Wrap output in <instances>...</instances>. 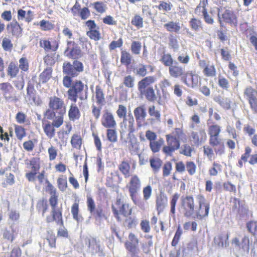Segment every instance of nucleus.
<instances>
[{"mask_svg": "<svg viewBox=\"0 0 257 257\" xmlns=\"http://www.w3.org/2000/svg\"><path fill=\"white\" fill-rule=\"evenodd\" d=\"M68 99L76 102L77 98L81 100H87L88 97V87L80 80L73 81L72 86L67 91Z\"/></svg>", "mask_w": 257, "mask_h": 257, "instance_id": "1", "label": "nucleus"}, {"mask_svg": "<svg viewBox=\"0 0 257 257\" xmlns=\"http://www.w3.org/2000/svg\"><path fill=\"white\" fill-rule=\"evenodd\" d=\"M141 182L139 178L137 175H134L131 178L130 183L126 185L128 188L130 196L134 203L142 209H143L144 203L138 198V192L141 189Z\"/></svg>", "mask_w": 257, "mask_h": 257, "instance_id": "2", "label": "nucleus"}, {"mask_svg": "<svg viewBox=\"0 0 257 257\" xmlns=\"http://www.w3.org/2000/svg\"><path fill=\"white\" fill-rule=\"evenodd\" d=\"M84 67L82 63L74 60L72 64L70 62H65L63 64V72L64 74L76 77L80 73L83 71Z\"/></svg>", "mask_w": 257, "mask_h": 257, "instance_id": "3", "label": "nucleus"}, {"mask_svg": "<svg viewBox=\"0 0 257 257\" xmlns=\"http://www.w3.org/2000/svg\"><path fill=\"white\" fill-rule=\"evenodd\" d=\"M199 208L196 210V213L193 216L194 219L202 220L203 218L207 217L210 209L209 202L202 195L197 196Z\"/></svg>", "mask_w": 257, "mask_h": 257, "instance_id": "4", "label": "nucleus"}, {"mask_svg": "<svg viewBox=\"0 0 257 257\" xmlns=\"http://www.w3.org/2000/svg\"><path fill=\"white\" fill-rule=\"evenodd\" d=\"M181 209L184 216L192 217L196 213L195 203L193 196H186L181 198Z\"/></svg>", "mask_w": 257, "mask_h": 257, "instance_id": "5", "label": "nucleus"}, {"mask_svg": "<svg viewBox=\"0 0 257 257\" xmlns=\"http://www.w3.org/2000/svg\"><path fill=\"white\" fill-rule=\"evenodd\" d=\"M243 96L248 100L251 110L257 113V90L250 86H247L244 90Z\"/></svg>", "mask_w": 257, "mask_h": 257, "instance_id": "6", "label": "nucleus"}, {"mask_svg": "<svg viewBox=\"0 0 257 257\" xmlns=\"http://www.w3.org/2000/svg\"><path fill=\"white\" fill-rule=\"evenodd\" d=\"M186 73L184 68L179 65L177 62H175L173 65L169 67V73L171 77L175 78L181 77L182 82L186 85H189V83L188 82L185 76Z\"/></svg>", "mask_w": 257, "mask_h": 257, "instance_id": "7", "label": "nucleus"}, {"mask_svg": "<svg viewBox=\"0 0 257 257\" xmlns=\"http://www.w3.org/2000/svg\"><path fill=\"white\" fill-rule=\"evenodd\" d=\"M115 204L117 209L113 206H112V211L115 215L118 216L119 214H121L125 217H127L131 215L132 209L128 203L121 201V199H117Z\"/></svg>", "mask_w": 257, "mask_h": 257, "instance_id": "8", "label": "nucleus"}, {"mask_svg": "<svg viewBox=\"0 0 257 257\" xmlns=\"http://www.w3.org/2000/svg\"><path fill=\"white\" fill-rule=\"evenodd\" d=\"M50 108L54 110L58 114H64L66 113V107L64 101L56 96L50 97L49 101Z\"/></svg>", "mask_w": 257, "mask_h": 257, "instance_id": "9", "label": "nucleus"}, {"mask_svg": "<svg viewBox=\"0 0 257 257\" xmlns=\"http://www.w3.org/2000/svg\"><path fill=\"white\" fill-rule=\"evenodd\" d=\"M166 142L167 146L163 147V151L167 156H171L173 152L179 148L180 142L175 137L170 135H166Z\"/></svg>", "mask_w": 257, "mask_h": 257, "instance_id": "10", "label": "nucleus"}, {"mask_svg": "<svg viewBox=\"0 0 257 257\" xmlns=\"http://www.w3.org/2000/svg\"><path fill=\"white\" fill-rule=\"evenodd\" d=\"M207 138L206 132L204 129H200L198 132L193 131L191 133L190 140L195 145L199 146L205 142Z\"/></svg>", "mask_w": 257, "mask_h": 257, "instance_id": "11", "label": "nucleus"}, {"mask_svg": "<svg viewBox=\"0 0 257 257\" xmlns=\"http://www.w3.org/2000/svg\"><path fill=\"white\" fill-rule=\"evenodd\" d=\"M101 123L106 128H114L116 125L113 114L107 110L102 115Z\"/></svg>", "mask_w": 257, "mask_h": 257, "instance_id": "12", "label": "nucleus"}, {"mask_svg": "<svg viewBox=\"0 0 257 257\" xmlns=\"http://www.w3.org/2000/svg\"><path fill=\"white\" fill-rule=\"evenodd\" d=\"M134 113L138 126H141L147 116L145 106L142 105L136 107L134 110Z\"/></svg>", "mask_w": 257, "mask_h": 257, "instance_id": "13", "label": "nucleus"}, {"mask_svg": "<svg viewBox=\"0 0 257 257\" xmlns=\"http://www.w3.org/2000/svg\"><path fill=\"white\" fill-rule=\"evenodd\" d=\"M156 80L154 76H150L146 77L138 83V89L140 93L147 89L150 85L155 82Z\"/></svg>", "mask_w": 257, "mask_h": 257, "instance_id": "14", "label": "nucleus"}, {"mask_svg": "<svg viewBox=\"0 0 257 257\" xmlns=\"http://www.w3.org/2000/svg\"><path fill=\"white\" fill-rule=\"evenodd\" d=\"M222 18L225 22L231 25H233L235 27L237 25V17L232 11L229 10H225L224 13L222 15Z\"/></svg>", "mask_w": 257, "mask_h": 257, "instance_id": "15", "label": "nucleus"}, {"mask_svg": "<svg viewBox=\"0 0 257 257\" xmlns=\"http://www.w3.org/2000/svg\"><path fill=\"white\" fill-rule=\"evenodd\" d=\"M228 235L227 234H220L214 238V242L219 248H226L229 245L227 240Z\"/></svg>", "mask_w": 257, "mask_h": 257, "instance_id": "16", "label": "nucleus"}, {"mask_svg": "<svg viewBox=\"0 0 257 257\" xmlns=\"http://www.w3.org/2000/svg\"><path fill=\"white\" fill-rule=\"evenodd\" d=\"M96 102L99 106H102L105 103V94L100 86L97 85L95 88Z\"/></svg>", "mask_w": 257, "mask_h": 257, "instance_id": "17", "label": "nucleus"}, {"mask_svg": "<svg viewBox=\"0 0 257 257\" xmlns=\"http://www.w3.org/2000/svg\"><path fill=\"white\" fill-rule=\"evenodd\" d=\"M7 29L13 36L19 37L21 36L22 29L17 22H12L8 25Z\"/></svg>", "mask_w": 257, "mask_h": 257, "instance_id": "18", "label": "nucleus"}, {"mask_svg": "<svg viewBox=\"0 0 257 257\" xmlns=\"http://www.w3.org/2000/svg\"><path fill=\"white\" fill-rule=\"evenodd\" d=\"M40 47L44 48L45 51H56L58 47V44L56 41L52 42V43L47 40H41L40 42Z\"/></svg>", "mask_w": 257, "mask_h": 257, "instance_id": "19", "label": "nucleus"}, {"mask_svg": "<svg viewBox=\"0 0 257 257\" xmlns=\"http://www.w3.org/2000/svg\"><path fill=\"white\" fill-rule=\"evenodd\" d=\"M140 94L142 96H145L146 99L150 102H154L157 98L153 87H149L147 89Z\"/></svg>", "mask_w": 257, "mask_h": 257, "instance_id": "20", "label": "nucleus"}, {"mask_svg": "<svg viewBox=\"0 0 257 257\" xmlns=\"http://www.w3.org/2000/svg\"><path fill=\"white\" fill-rule=\"evenodd\" d=\"M164 27L169 32H175L179 34L181 29L180 23L179 22H175L170 21L164 25Z\"/></svg>", "mask_w": 257, "mask_h": 257, "instance_id": "21", "label": "nucleus"}, {"mask_svg": "<svg viewBox=\"0 0 257 257\" xmlns=\"http://www.w3.org/2000/svg\"><path fill=\"white\" fill-rule=\"evenodd\" d=\"M214 101L225 109H229L230 108V100L228 98L218 96L214 98Z\"/></svg>", "mask_w": 257, "mask_h": 257, "instance_id": "22", "label": "nucleus"}, {"mask_svg": "<svg viewBox=\"0 0 257 257\" xmlns=\"http://www.w3.org/2000/svg\"><path fill=\"white\" fill-rule=\"evenodd\" d=\"M168 200L165 196H160L156 200L157 210L158 213L163 211L164 209L167 205Z\"/></svg>", "mask_w": 257, "mask_h": 257, "instance_id": "23", "label": "nucleus"}, {"mask_svg": "<svg viewBox=\"0 0 257 257\" xmlns=\"http://www.w3.org/2000/svg\"><path fill=\"white\" fill-rule=\"evenodd\" d=\"M148 113L152 117V120L158 122L161 121V113L160 111L156 108L154 105H151L148 108Z\"/></svg>", "mask_w": 257, "mask_h": 257, "instance_id": "24", "label": "nucleus"}, {"mask_svg": "<svg viewBox=\"0 0 257 257\" xmlns=\"http://www.w3.org/2000/svg\"><path fill=\"white\" fill-rule=\"evenodd\" d=\"M148 67H150L152 69L151 66L146 65L143 64H139L134 69V72L137 75L144 77L147 74Z\"/></svg>", "mask_w": 257, "mask_h": 257, "instance_id": "25", "label": "nucleus"}, {"mask_svg": "<svg viewBox=\"0 0 257 257\" xmlns=\"http://www.w3.org/2000/svg\"><path fill=\"white\" fill-rule=\"evenodd\" d=\"M54 126L50 122H48L45 124H43V129L47 136L50 139H52L55 136V129Z\"/></svg>", "mask_w": 257, "mask_h": 257, "instance_id": "26", "label": "nucleus"}, {"mask_svg": "<svg viewBox=\"0 0 257 257\" xmlns=\"http://www.w3.org/2000/svg\"><path fill=\"white\" fill-rule=\"evenodd\" d=\"M118 169L125 178L130 176L131 167L129 163L126 161H122L118 166Z\"/></svg>", "mask_w": 257, "mask_h": 257, "instance_id": "27", "label": "nucleus"}, {"mask_svg": "<svg viewBox=\"0 0 257 257\" xmlns=\"http://www.w3.org/2000/svg\"><path fill=\"white\" fill-rule=\"evenodd\" d=\"M19 72V68L13 62H11L7 69V74L11 78L16 77Z\"/></svg>", "mask_w": 257, "mask_h": 257, "instance_id": "28", "label": "nucleus"}, {"mask_svg": "<svg viewBox=\"0 0 257 257\" xmlns=\"http://www.w3.org/2000/svg\"><path fill=\"white\" fill-rule=\"evenodd\" d=\"M185 76H186V79L188 82L189 83L188 86H191L193 87L197 85L198 83V76L193 75L191 71H187Z\"/></svg>", "mask_w": 257, "mask_h": 257, "instance_id": "29", "label": "nucleus"}, {"mask_svg": "<svg viewBox=\"0 0 257 257\" xmlns=\"http://www.w3.org/2000/svg\"><path fill=\"white\" fill-rule=\"evenodd\" d=\"M68 115L69 118L72 120L79 118L80 115L79 110L75 104H71L68 112Z\"/></svg>", "mask_w": 257, "mask_h": 257, "instance_id": "30", "label": "nucleus"}, {"mask_svg": "<svg viewBox=\"0 0 257 257\" xmlns=\"http://www.w3.org/2000/svg\"><path fill=\"white\" fill-rule=\"evenodd\" d=\"M160 61L165 66H172L173 65V59L172 57V56L170 54L165 53V52H163V55L161 56V58Z\"/></svg>", "mask_w": 257, "mask_h": 257, "instance_id": "31", "label": "nucleus"}, {"mask_svg": "<svg viewBox=\"0 0 257 257\" xmlns=\"http://www.w3.org/2000/svg\"><path fill=\"white\" fill-rule=\"evenodd\" d=\"M79 205L78 203H74L71 207V213L74 219L78 222H81L83 220V217L81 215H79Z\"/></svg>", "mask_w": 257, "mask_h": 257, "instance_id": "32", "label": "nucleus"}, {"mask_svg": "<svg viewBox=\"0 0 257 257\" xmlns=\"http://www.w3.org/2000/svg\"><path fill=\"white\" fill-rule=\"evenodd\" d=\"M132 56L127 52L122 51L121 52L120 62L122 64L126 66L129 65L131 63Z\"/></svg>", "mask_w": 257, "mask_h": 257, "instance_id": "33", "label": "nucleus"}, {"mask_svg": "<svg viewBox=\"0 0 257 257\" xmlns=\"http://www.w3.org/2000/svg\"><path fill=\"white\" fill-rule=\"evenodd\" d=\"M150 165L154 172H158L161 165L162 162L159 158H152L150 160Z\"/></svg>", "mask_w": 257, "mask_h": 257, "instance_id": "34", "label": "nucleus"}, {"mask_svg": "<svg viewBox=\"0 0 257 257\" xmlns=\"http://www.w3.org/2000/svg\"><path fill=\"white\" fill-rule=\"evenodd\" d=\"M71 144L73 148L79 149L82 144V140L80 136L77 135H74L72 137Z\"/></svg>", "mask_w": 257, "mask_h": 257, "instance_id": "35", "label": "nucleus"}, {"mask_svg": "<svg viewBox=\"0 0 257 257\" xmlns=\"http://www.w3.org/2000/svg\"><path fill=\"white\" fill-rule=\"evenodd\" d=\"M169 45L173 49L174 51H177L179 48V44L176 37L172 34H170L168 37Z\"/></svg>", "mask_w": 257, "mask_h": 257, "instance_id": "36", "label": "nucleus"}, {"mask_svg": "<svg viewBox=\"0 0 257 257\" xmlns=\"http://www.w3.org/2000/svg\"><path fill=\"white\" fill-rule=\"evenodd\" d=\"M173 5L171 2H166L164 1H160L159 5L157 6L158 9L160 11H163L167 12L171 10Z\"/></svg>", "mask_w": 257, "mask_h": 257, "instance_id": "37", "label": "nucleus"}, {"mask_svg": "<svg viewBox=\"0 0 257 257\" xmlns=\"http://www.w3.org/2000/svg\"><path fill=\"white\" fill-rule=\"evenodd\" d=\"M220 132V127L217 124L211 125L208 127V133L209 136H219Z\"/></svg>", "mask_w": 257, "mask_h": 257, "instance_id": "38", "label": "nucleus"}, {"mask_svg": "<svg viewBox=\"0 0 257 257\" xmlns=\"http://www.w3.org/2000/svg\"><path fill=\"white\" fill-rule=\"evenodd\" d=\"M93 8L99 13H103L107 9L106 5L101 2H95L92 4Z\"/></svg>", "mask_w": 257, "mask_h": 257, "instance_id": "39", "label": "nucleus"}, {"mask_svg": "<svg viewBox=\"0 0 257 257\" xmlns=\"http://www.w3.org/2000/svg\"><path fill=\"white\" fill-rule=\"evenodd\" d=\"M142 48L141 43L139 41H133L131 44V49L132 52L135 54L138 55L140 53Z\"/></svg>", "mask_w": 257, "mask_h": 257, "instance_id": "40", "label": "nucleus"}, {"mask_svg": "<svg viewBox=\"0 0 257 257\" xmlns=\"http://www.w3.org/2000/svg\"><path fill=\"white\" fill-rule=\"evenodd\" d=\"M189 24L193 30L198 31L201 27V21L196 18H192L189 22Z\"/></svg>", "mask_w": 257, "mask_h": 257, "instance_id": "41", "label": "nucleus"}, {"mask_svg": "<svg viewBox=\"0 0 257 257\" xmlns=\"http://www.w3.org/2000/svg\"><path fill=\"white\" fill-rule=\"evenodd\" d=\"M243 251L248 252L249 251V239L247 236H244L241 240L240 247Z\"/></svg>", "mask_w": 257, "mask_h": 257, "instance_id": "42", "label": "nucleus"}, {"mask_svg": "<svg viewBox=\"0 0 257 257\" xmlns=\"http://www.w3.org/2000/svg\"><path fill=\"white\" fill-rule=\"evenodd\" d=\"M126 108L123 105H119L118 108L116 111V113L117 116L119 118H123V122L125 121V120L126 119Z\"/></svg>", "mask_w": 257, "mask_h": 257, "instance_id": "43", "label": "nucleus"}, {"mask_svg": "<svg viewBox=\"0 0 257 257\" xmlns=\"http://www.w3.org/2000/svg\"><path fill=\"white\" fill-rule=\"evenodd\" d=\"M247 228L249 232L253 235H257V221H250L246 225Z\"/></svg>", "mask_w": 257, "mask_h": 257, "instance_id": "44", "label": "nucleus"}, {"mask_svg": "<svg viewBox=\"0 0 257 257\" xmlns=\"http://www.w3.org/2000/svg\"><path fill=\"white\" fill-rule=\"evenodd\" d=\"M107 137L109 141L115 143L117 141V134L115 130L108 129L107 131Z\"/></svg>", "mask_w": 257, "mask_h": 257, "instance_id": "45", "label": "nucleus"}, {"mask_svg": "<svg viewBox=\"0 0 257 257\" xmlns=\"http://www.w3.org/2000/svg\"><path fill=\"white\" fill-rule=\"evenodd\" d=\"M131 23L132 25L137 27L138 28H142L143 27V18L139 15L135 16L132 20Z\"/></svg>", "mask_w": 257, "mask_h": 257, "instance_id": "46", "label": "nucleus"}, {"mask_svg": "<svg viewBox=\"0 0 257 257\" xmlns=\"http://www.w3.org/2000/svg\"><path fill=\"white\" fill-rule=\"evenodd\" d=\"M15 131L16 136L19 140H22L26 136L25 130L22 126L16 125Z\"/></svg>", "mask_w": 257, "mask_h": 257, "instance_id": "47", "label": "nucleus"}, {"mask_svg": "<svg viewBox=\"0 0 257 257\" xmlns=\"http://www.w3.org/2000/svg\"><path fill=\"white\" fill-rule=\"evenodd\" d=\"M128 138L129 139L128 143L131 145V149L137 150L139 147V143L137 142V139L135 135L134 134L128 135Z\"/></svg>", "mask_w": 257, "mask_h": 257, "instance_id": "48", "label": "nucleus"}, {"mask_svg": "<svg viewBox=\"0 0 257 257\" xmlns=\"http://www.w3.org/2000/svg\"><path fill=\"white\" fill-rule=\"evenodd\" d=\"M51 77V71L50 69L45 70L40 75L41 81L42 83L47 82Z\"/></svg>", "mask_w": 257, "mask_h": 257, "instance_id": "49", "label": "nucleus"}, {"mask_svg": "<svg viewBox=\"0 0 257 257\" xmlns=\"http://www.w3.org/2000/svg\"><path fill=\"white\" fill-rule=\"evenodd\" d=\"M86 34L91 39L94 41H98L100 39V34L96 30H91L87 32Z\"/></svg>", "mask_w": 257, "mask_h": 257, "instance_id": "50", "label": "nucleus"}, {"mask_svg": "<svg viewBox=\"0 0 257 257\" xmlns=\"http://www.w3.org/2000/svg\"><path fill=\"white\" fill-rule=\"evenodd\" d=\"M218 85L221 88L226 90H228L229 86L228 81L221 76L218 77Z\"/></svg>", "mask_w": 257, "mask_h": 257, "instance_id": "51", "label": "nucleus"}, {"mask_svg": "<svg viewBox=\"0 0 257 257\" xmlns=\"http://www.w3.org/2000/svg\"><path fill=\"white\" fill-rule=\"evenodd\" d=\"M87 209L90 212L91 214H93L95 209V204L93 199L90 197L87 198Z\"/></svg>", "mask_w": 257, "mask_h": 257, "instance_id": "52", "label": "nucleus"}, {"mask_svg": "<svg viewBox=\"0 0 257 257\" xmlns=\"http://www.w3.org/2000/svg\"><path fill=\"white\" fill-rule=\"evenodd\" d=\"M13 45L11 42V41L5 37L3 39L2 42V47L5 51H11L13 48Z\"/></svg>", "mask_w": 257, "mask_h": 257, "instance_id": "53", "label": "nucleus"}, {"mask_svg": "<svg viewBox=\"0 0 257 257\" xmlns=\"http://www.w3.org/2000/svg\"><path fill=\"white\" fill-rule=\"evenodd\" d=\"M19 69L27 71L29 69V63L26 58L22 57L19 60Z\"/></svg>", "mask_w": 257, "mask_h": 257, "instance_id": "54", "label": "nucleus"}, {"mask_svg": "<svg viewBox=\"0 0 257 257\" xmlns=\"http://www.w3.org/2000/svg\"><path fill=\"white\" fill-rule=\"evenodd\" d=\"M70 55L72 59H77L81 56V51L77 47H73L70 52Z\"/></svg>", "mask_w": 257, "mask_h": 257, "instance_id": "55", "label": "nucleus"}, {"mask_svg": "<svg viewBox=\"0 0 257 257\" xmlns=\"http://www.w3.org/2000/svg\"><path fill=\"white\" fill-rule=\"evenodd\" d=\"M37 207L39 211H42V215L44 216V213L48 209L47 202L44 200L40 201L38 202Z\"/></svg>", "mask_w": 257, "mask_h": 257, "instance_id": "56", "label": "nucleus"}, {"mask_svg": "<svg viewBox=\"0 0 257 257\" xmlns=\"http://www.w3.org/2000/svg\"><path fill=\"white\" fill-rule=\"evenodd\" d=\"M204 73L207 76H214L216 74V70L214 66L213 65L206 66L204 69Z\"/></svg>", "mask_w": 257, "mask_h": 257, "instance_id": "57", "label": "nucleus"}, {"mask_svg": "<svg viewBox=\"0 0 257 257\" xmlns=\"http://www.w3.org/2000/svg\"><path fill=\"white\" fill-rule=\"evenodd\" d=\"M63 115L64 114H58L56 116L55 119L52 122V124L56 127H59L63 123Z\"/></svg>", "mask_w": 257, "mask_h": 257, "instance_id": "58", "label": "nucleus"}, {"mask_svg": "<svg viewBox=\"0 0 257 257\" xmlns=\"http://www.w3.org/2000/svg\"><path fill=\"white\" fill-rule=\"evenodd\" d=\"M152 189L150 185H148L144 188L143 190L144 199L148 200L151 196Z\"/></svg>", "mask_w": 257, "mask_h": 257, "instance_id": "59", "label": "nucleus"}, {"mask_svg": "<svg viewBox=\"0 0 257 257\" xmlns=\"http://www.w3.org/2000/svg\"><path fill=\"white\" fill-rule=\"evenodd\" d=\"M182 233V230L179 227L176 231L175 236L171 243V244L173 246H176L177 245L179 242Z\"/></svg>", "mask_w": 257, "mask_h": 257, "instance_id": "60", "label": "nucleus"}, {"mask_svg": "<svg viewBox=\"0 0 257 257\" xmlns=\"http://www.w3.org/2000/svg\"><path fill=\"white\" fill-rule=\"evenodd\" d=\"M12 88V85L9 82L0 83V90L5 94L9 93Z\"/></svg>", "mask_w": 257, "mask_h": 257, "instance_id": "61", "label": "nucleus"}, {"mask_svg": "<svg viewBox=\"0 0 257 257\" xmlns=\"http://www.w3.org/2000/svg\"><path fill=\"white\" fill-rule=\"evenodd\" d=\"M209 144L213 147H217L220 144L221 139L219 136H209Z\"/></svg>", "mask_w": 257, "mask_h": 257, "instance_id": "62", "label": "nucleus"}, {"mask_svg": "<svg viewBox=\"0 0 257 257\" xmlns=\"http://www.w3.org/2000/svg\"><path fill=\"white\" fill-rule=\"evenodd\" d=\"M123 83L126 87L132 88L134 86V78L131 75L124 77Z\"/></svg>", "mask_w": 257, "mask_h": 257, "instance_id": "63", "label": "nucleus"}, {"mask_svg": "<svg viewBox=\"0 0 257 257\" xmlns=\"http://www.w3.org/2000/svg\"><path fill=\"white\" fill-rule=\"evenodd\" d=\"M123 44L122 40L119 38L117 41H112L109 45L110 50H113L116 48H120Z\"/></svg>", "mask_w": 257, "mask_h": 257, "instance_id": "64", "label": "nucleus"}]
</instances>
